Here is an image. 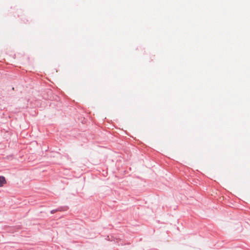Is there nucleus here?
<instances>
[{
    "label": "nucleus",
    "instance_id": "obj_1",
    "mask_svg": "<svg viewBox=\"0 0 250 250\" xmlns=\"http://www.w3.org/2000/svg\"><path fill=\"white\" fill-rule=\"evenodd\" d=\"M6 184L5 178L3 176H0V187H2Z\"/></svg>",
    "mask_w": 250,
    "mask_h": 250
},
{
    "label": "nucleus",
    "instance_id": "obj_2",
    "mask_svg": "<svg viewBox=\"0 0 250 250\" xmlns=\"http://www.w3.org/2000/svg\"><path fill=\"white\" fill-rule=\"evenodd\" d=\"M55 212V210H52L51 211V213H54Z\"/></svg>",
    "mask_w": 250,
    "mask_h": 250
}]
</instances>
